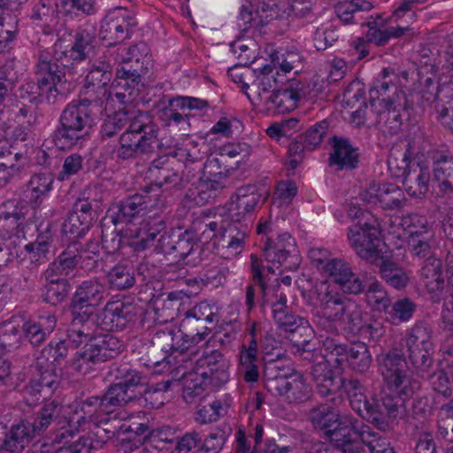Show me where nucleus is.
<instances>
[{
  "instance_id": "8",
  "label": "nucleus",
  "mask_w": 453,
  "mask_h": 453,
  "mask_svg": "<svg viewBox=\"0 0 453 453\" xmlns=\"http://www.w3.org/2000/svg\"><path fill=\"white\" fill-rule=\"evenodd\" d=\"M153 188L154 187H144L142 193H136L112 204L110 209L111 222L115 226L131 224L142 217L149 208L162 210L164 207L155 204V198L151 195Z\"/></svg>"
},
{
  "instance_id": "17",
  "label": "nucleus",
  "mask_w": 453,
  "mask_h": 453,
  "mask_svg": "<svg viewBox=\"0 0 453 453\" xmlns=\"http://www.w3.org/2000/svg\"><path fill=\"white\" fill-rule=\"evenodd\" d=\"M306 95L305 85L297 80H289L273 94L265 98L268 111L285 113L295 110L298 102Z\"/></svg>"
},
{
  "instance_id": "34",
  "label": "nucleus",
  "mask_w": 453,
  "mask_h": 453,
  "mask_svg": "<svg viewBox=\"0 0 453 453\" xmlns=\"http://www.w3.org/2000/svg\"><path fill=\"white\" fill-rule=\"evenodd\" d=\"M398 81L399 78L392 68H384L369 90L371 102L384 96H387L386 98H396L397 93H404L398 90Z\"/></svg>"
},
{
  "instance_id": "24",
  "label": "nucleus",
  "mask_w": 453,
  "mask_h": 453,
  "mask_svg": "<svg viewBox=\"0 0 453 453\" xmlns=\"http://www.w3.org/2000/svg\"><path fill=\"white\" fill-rule=\"evenodd\" d=\"M70 63L60 52H55L53 59H40L36 65V73L42 77L37 81V88L43 90L44 87L52 83H67L66 71L70 69Z\"/></svg>"
},
{
  "instance_id": "61",
  "label": "nucleus",
  "mask_w": 453,
  "mask_h": 453,
  "mask_svg": "<svg viewBox=\"0 0 453 453\" xmlns=\"http://www.w3.org/2000/svg\"><path fill=\"white\" fill-rule=\"evenodd\" d=\"M91 424L95 426L96 431L94 434L100 447L106 444L121 430L116 418L102 416L98 418V421H93Z\"/></svg>"
},
{
  "instance_id": "26",
  "label": "nucleus",
  "mask_w": 453,
  "mask_h": 453,
  "mask_svg": "<svg viewBox=\"0 0 453 453\" xmlns=\"http://www.w3.org/2000/svg\"><path fill=\"white\" fill-rule=\"evenodd\" d=\"M434 180L438 182L440 190L444 193L453 192V156L434 150L430 155Z\"/></svg>"
},
{
  "instance_id": "14",
  "label": "nucleus",
  "mask_w": 453,
  "mask_h": 453,
  "mask_svg": "<svg viewBox=\"0 0 453 453\" xmlns=\"http://www.w3.org/2000/svg\"><path fill=\"white\" fill-rule=\"evenodd\" d=\"M229 361L217 349L203 353L196 362V374L204 385L219 388L229 380Z\"/></svg>"
},
{
  "instance_id": "32",
  "label": "nucleus",
  "mask_w": 453,
  "mask_h": 453,
  "mask_svg": "<svg viewBox=\"0 0 453 453\" xmlns=\"http://www.w3.org/2000/svg\"><path fill=\"white\" fill-rule=\"evenodd\" d=\"M407 245L413 257L426 259L434 257L435 238L434 230H411L408 236Z\"/></svg>"
},
{
  "instance_id": "1",
  "label": "nucleus",
  "mask_w": 453,
  "mask_h": 453,
  "mask_svg": "<svg viewBox=\"0 0 453 453\" xmlns=\"http://www.w3.org/2000/svg\"><path fill=\"white\" fill-rule=\"evenodd\" d=\"M340 389H343L352 410L362 418L379 430L390 429L393 418L403 413V402L383 394L380 397L367 398L365 387L357 379H340Z\"/></svg>"
},
{
  "instance_id": "53",
  "label": "nucleus",
  "mask_w": 453,
  "mask_h": 453,
  "mask_svg": "<svg viewBox=\"0 0 453 453\" xmlns=\"http://www.w3.org/2000/svg\"><path fill=\"white\" fill-rule=\"evenodd\" d=\"M60 411L61 405L55 400L46 403L43 405L37 412L34 422H30L38 435L49 427L51 422L59 416Z\"/></svg>"
},
{
  "instance_id": "46",
  "label": "nucleus",
  "mask_w": 453,
  "mask_h": 453,
  "mask_svg": "<svg viewBox=\"0 0 453 453\" xmlns=\"http://www.w3.org/2000/svg\"><path fill=\"white\" fill-rule=\"evenodd\" d=\"M79 257L80 243L73 242L67 245L48 268L67 276L74 268L79 267Z\"/></svg>"
},
{
  "instance_id": "41",
  "label": "nucleus",
  "mask_w": 453,
  "mask_h": 453,
  "mask_svg": "<svg viewBox=\"0 0 453 453\" xmlns=\"http://www.w3.org/2000/svg\"><path fill=\"white\" fill-rule=\"evenodd\" d=\"M420 278L429 292L441 291L445 285L441 261L435 257L426 258L420 268Z\"/></svg>"
},
{
  "instance_id": "48",
  "label": "nucleus",
  "mask_w": 453,
  "mask_h": 453,
  "mask_svg": "<svg viewBox=\"0 0 453 453\" xmlns=\"http://www.w3.org/2000/svg\"><path fill=\"white\" fill-rule=\"evenodd\" d=\"M372 8L370 2L365 0H350L339 2L334 6L337 17L345 24L355 23L360 12H369Z\"/></svg>"
},
{
  "instance_id": "27",
  "label": "nucleus",
  "mask_w": 453,
  "mask_h": 453,
  "mask_svg": "<svg viewBox=\"0 0 453 453\" xmlns=\"http://www.w3.org/2000/svg\"><path fill=\"white\" fill-rule=\"evenodd\" d=\"M103 415H108L102 395H90L75 402L73 420L78 426L98 421Z\"/></svg>"
},
{
  "instance_id": "33",
  "label": "nucleus",
  "mask_w": 453,
  "mask_h": 453,
  "mask_svg": "<svg viewBox=\"0 0 453 453\" xmlns=\"http://www.w3.org/2000/svg\"><path fill=\"white\" fill-rule=\"evenodd\" d=\"M260 199L257 187L247 185L240 187L235 192V200L232 201L226 209L227 213L234 211L239 218L247 219L249 213L253 211Z\"/></svg>"
},
{
  "instance_id": "11",
  "label": "nucleus",
  "mask_w": 453,
  "mask_h": 453,
  "mask_svg": "<svg viewBox=\"0 0 453 453\" xmlns=\"http://www.w3.org/2000/svg\"><path fill=\"white\" fill-rule=\"evenodd\" d=\"M405 343L412 365L419 372H427L434 362L429 329L422 325L415 326L406 337Z\"/></svg>"
},
{
  "instance_id": "51",
  "label": "nucleus",
  "mask_w": 453,
  "mask_h": 453,
  "mask_svg": "<svg viewBox=\"0 0 453 453\" xmlns=\"http://www.w3.org/2000/svg\"><path fill=\"white\" fill-rule=\"evenodd\" d=\"M276 366L273 363L265 365L264 377L265 386L273 395L283 396L285 398L288 392L289 380L292 376L282 375L277 377L275 374Z\"/></svg>"
},
{
  "instance_id": "38",
  "label": "nucleus",
  "mask_w": 453,
  "mask_h": 453,
  "mask_svg": "<svg viewBox=\"0 0 453 453\" xmlns=\"http://www.w3.org/2000/svg\"><path fill=\"white\" fill-rule=\"evenodd\" d=\"M54 181L53 175L50 173H37L31 176L27 182L26 188L29 203L38 207L42 204L45 196L52 189Z\"/></svg>"
},
{
  "instance_id": "44",
  "label": "nucleus",
  "mask_w": 453,
  "mask_h": 453,
  "mask_svg": "<svg viewBox=\"0 0 453 453\" xmlns=\"http://www.w3.org/2000/svg\"><path fill=\"white\" fill-rule=\"evenodd\" d=\"M101 395L108 414L113 412L117 408L124 407L135 401L139 396L138 394L127 392L117 382L110 384Z\"/></svg>"
},
{
  "instance_id": "50",
  "label": "nucleus",
  "mask_w": 453,
  "mask_h": 453,
  "mask_svg": "<svg viewBox=\"0 0 453 453\" xmlns=\"http://www.w3.org/2000/svg\"><path fill=\"white\" fill-rule=\"evenodd\" d=\"M37 375L33 379L50 396L59 386L60 378L55 367L45 365L42 361H36Z\"/></svg>"
},
{
  "instance_id": "47",
  "label": "nucleus",
  "mask_w": 453,
  "mask_h": 453,
  "mask_svg": "<svg viewBox=\"0 0 453 453\" xmlns=\"http://www.w3.org/2000/svg\"><path fill=\"white\" fill-rule=\"evenodd\" d=\"M107 282L111 288L125 290L132 288L135 283L134 270L126 264H117L106 273Z\"/></svg>"
},
{
  "instance_id": "43",
  "label": "nucleus",
  "mask_w": 453,
  "mask_h": 453,
  "mask_svg": "<svg viewBox=\"0 0 453 453\" xmlns=\"http://www.w3.org/2000/svg\"><path fill=\"white\" fill-rule=\"evenodd\" d=\"M89 342L102 363L115 358L122 349L119 339L110 334L98 335L95 332Z\"/></svg>"
},
{
  "instance_id": "21",
  "label": "nucleus",
  "mask_w": 453,
  "mask_h": 453,
  "mask_svg": "<svg viewBox=\"0 0 453 453\" xmlns=\"http://www.w3.org/2000/svg\"><path fill=\"white\" fill-rule=\"evenodd\" d=\"M403 185L407 194L415 198L424 197L429 191L431 172L429 162L410 161L403 172Z\"/></svg>"
},
{
  "instance_id": "64",
  "label": "nucleus",
  "mask_w": 453,
  "mask_h": 453,
  "mask_svg": "<svg viewBox=\"0 0 453 453\" xmlns=\"http://www.w3.org/2000/svg\"><path fill=\"white\" fill-rule=\"evenodd\" d=\"M360 441L367 446L370 453H383L391 447L387 438L375 432L370 426H365Z\"/></svg>"
},
{
  "instance_id": "19",
  "label": "nucleus",
  "mask_w": 453,
  "mask_h": 453,
  "mask_svg": "<svg viewBox=\"0 0 453 453\" xmlns=\"http://www.w3.org/2000/svg\"><path fill=\"white\" fill-rule=\"evenodd\" d=\"M361 196L368 203H379L384 210H399L406 203L403 190L394 183L372 181Z\"/></svg>"
},
{
  "instance_id": "40",
  "label": "nucleus",
  "mask_w": 453,
  "mask_h": 453,
  "mask_svg": "<svg viewBox=\"0 0 453 453\" xmlns=\"http://www.w3.org/2000/svg\"><path fill=\"white\" fill-rule=\"evenodd\" d=\"M148 47L144 42L135 43L130 47L124 45L111 46L107 49L104 53V58L111 59V63L118 64L120 67L123 65H129L133 63V59L142 58L147 55Z\"/></svg>"
},
{
  "instance_id": "62",
  "label": "nucleus",
  "mask_w": 453,
  "mask_h": 453,
  "mask_svg": "<svg viewBox=\"0 0 453 453\" xmlns=\"http://www.w3.org/2000/svg\"><path fill=\"white\" fill-rule=\"evenodd\" d=\"M430 145L422 135H416L408 142L406 151L404 154L405 158H411V161H430V155L434 151L429 150Z\"/></svg>"
},
{
  "instance_id": "22",
  "label": "nucleus",
  "mask_w": 453,
  "mask_h": 453,
  "mask_svg": "<svg viewBox=\"0 0 453 453\" xmlns=\"http://www.w3.org/2000/svg\"><path fill=\"white\" fill-rule=\"evenodd\" d=\"M37 435L28 420H19L7 428L0 438V452L21 453Z\"/></svg>"
},
{
  "instance_id": "28",
  "label": "nucleus",
  "mask_w": 453,
  "mask_h": 453,
  "mask_svg": "<svg viewBox=\"0 0 453 453\" xmlns=\"http://www.w3.org/2000/svg\"><path fill=\"white\" fill-rule=\"evenodd\" d=\"M345 413L329 403H320L309 410L307 418L313 428L319 432L323 438L328 429H331Z\"/></svg>"
},
{
  "instance_id": "12",
  "label": "nucleus",
  "mask_w": 453,
  "mask_h": 453,
  "mask_svg": "<svg viewBox=\"0 0 453 453\" xmlns=\"http://www.w3.org/2000/svg\"><path fill=\"white\" fill-rule=\"evenodd\" d=\"M138 22L133 13L125 8H117L104 18L100 35L103 40L110 41V46H115L130 38L133 28Z\"/></svg>"
},
{
  "instance_id": "63",
  "label": "nucleus",
  "mask_w": 453,
  "mask_h": 453,
  "mask_svg": "<svg viewBox=\"0 0 453 453\" xmlns=\"http://www.w3.org/2000/svg\"><path fill=\"white\" fill-rule=\"evenodd\" d=\"M79 268L91 271L97 266L100 259V246L98 242L89 241L86 245L80 243Z\"/></svg>"
},
{
  "instance_id": "54",
  "label": "nucleus",
  "mask_w": 453,
  "mask_h": 453,
  "mask_svg": "<svg viewBox=\"0 0 453 453\" xmlns=\"http://www.w3.org/2000/svg\"><path fill=\"white\" fill-rule=\"evenodd\" d=\"M96 307L88 306L85 303H79L73 300L70 303V311L72 317L71 324L79 326L96 327V315H94Z\"/></svg>"
},
{
  "instance_id": "25",
  "label": "nucleus",
  "mask_w": 453,
  "mask_h": 453,
  "mask_svg": "<svg viewBox=\"0 0 453 453\" xmlns=\"http://www.w3.org/2000/svg\"><path fill=\"white\" fill-rule=\"evenodd\" d=\"M43 276L45 283L42 288V299L50 305L61 303L71 290V284L66 279V275L47 268Z\"/></svg>"
},
{
  "instance_id": "39",
  "label": "nucleus",
  "mask_w": 453,
  "mask_h": 453,
  "mask_svg": "<svg viewBox=\"0 0 453 453\" xmlns=\"http://www.w3.org/2000/svg\"><path fill=\"white\" fill-rule=\"evenodd\" d=\"M292 250H294V239L290 234H283L279 235L276 242L270 238L266 239L263 256L265 260L273 265H281L286 261Z\"/></svg>"
},
{
  "instance_id": "9",
  "label": "nucleus",
  "mask_w": 453,
  "mask_h": 453,
  "mask_svg": "<svg viewBox=\"0 0 453 453\" xmlns=\"http://www.w3.org/2000/svg\"><path fill=\"white\" fill-rule=\"evenodd\" d=\"M142 312L141 306L130 302H109L96 314V326L107 332L122 330L134 323Z\"/></svg>"
},
{
  "instance_id": "58",
  "label": "nucleus",
  "mask_w": 453,
  "mask_h": 453,
  "mask_svg": "<svg viewBox=\"0 0 453 453\" xmlns=\"http://www.w3.org/2000/svg\"><path fill=\"white\" fill-rule=\"evenodd\" d=\"M60 12L65 15L78 17L96 14V0H60Z\"/></svg>"
},
{
  "instance_id": "55",
  "label": "nucleus",
  "mask_w": 453,
  "mask_h": 453,
  "mask_svg": "<svg viewBox=\"0 0 453 453\" xmlns=\"http://www.w3.org/2000/svg\"><path fill=\"white\" fill-rule=\"evenodd\" d=\"M434 108L440 120L453 113V84H444L437 88Z\"/></svg>"
},
{
  "instance_id": "35",
  "label": "nucleus",
  "mask_w": 453,
  "mask_h": 453,
  "mask_svg": "<svg viewBox=\"0 0 453 453\" xmlns=\"http://www.w3.org/2000/svg\"><path fill=\"white\" fill-rule=\"evenodd\" d=\"M105 285L100 281L89 280L83 281L77 287L72 300L96 308L105 299Z\"/></svg>"
},
{
  "instance_id": "4",
  "label": "nucleus",
  "mask_w": 453,
  "mask_h": 453,
  "mask_svg": "<svg viewBox=\"0 0 453 453\" xmlns=\"http://www.w3.org/2000/svg\"><path fill=\"white\" fill-rule=\"evenodd\" d=\"M378 362L380 372L389 391L384 394L400 398L404 412L405 401L413 395L418 388V382L412 380L404 357L395 349L379 356Z\"/></svg>"
},
{
  "instance_id": "18",
  "label": "nucleus",
  "mask_w": 453,
  "mask_h": 453,
  "mask_svg": "<svg viewBox=\"0 0 453 453\" xmlns=\"http://www.w3.org/2000/svg\"><path fill=\"white\" fill-rule=\"evenodd\" d=\"M196 244L192 232L185 231L179 234L164 233L157 240L155 250L163 254L170 263H178L192 252Z\"/></svg>"
},
{
  "instance_id": "23",
  "label": "nucleus",
  "mask_w": 453,
  "mask_h": 453,
  "mask_svg": "<svg viewBox=\"0 0 453 453\" xmlns=\"http://www.w3.org/2000/svg\"><path fill=\"white\" fill-rule=\"evenodd\" d=\"M316 392L321 397L334 395L340 389V380H337L330 362L324 356H318L310 371Z\"/></svg>"
},
{
  "instance_id": "7",
  "label": "nucleus",
  "mask_w": 453,
  "mask_h": 453,
  "mask_svg": "<svg viewBox=\"0 0 453 453\" xmlns=\"http://www.w3.org/2000/svg\"><path fill=\"white\" fill-rule=\"evenodd\" d=\"M229 170L218 157L208 159L189 196L197 205L213 202L227 187Z\"/></svg>"
},
{
  "instance_id": "57",
  "label": "nucleus",
  "mask_w": 453,
  "mask_h": 453,
  "mask_svg": "<svg viewBox=\"0 0 453 453\" xmlns=\"http://www.w3.org/2000/svg\"><path fill=\"white\" fill-rule=\"evenodd\" d=\"M272 313L277 326L285 332L289 333L304 323V318L296 314L290 308H282L278 305V309H273Z\"/></svg>"
},
{
  "instance_id": "59",
  "label": "nucleus",
  "mask_w": 453,
  "mask_h": 453,
  "mask_svg": "<svg viewBox=\"0 0 453 453\" xmlns=\"http://www.w3.org/2000/svg\"><path fill=\"white\" fill-rule=\"evenodd\" d=\"M285 399L289 403H303L310 398L311 388L303 376L295 374L289 380Z\"/></svg>"
},
{
  "instance_id": "15",
  "label": "nucleus",
  "mask_w": 453,
  "mask_h": 453,
  "mask_svg": "<svg viewBox=\"0 0 453 453\" xmlns=\"http://www.w3.org/2000/svg\"><path fill=\"white\" fill-rule=\"evenodd\" d=\"M113 64L111 59L101 58L85 79L84 95L87 98L96 100L98 111L102 110L104 100L111 95L108 92V85L112 78Z\"/></svg>"
},
{
  "instance_id": "45",
  "label": "nucleus",
  "mask_w": 453,
  "mask_h": 453,
  "mask_svg": "<svg viewBox=\"0 0 453 453\" xmlns=\"http://www.w3.org/2000/svg\"><path fill=\"white\" fill-rule=\"evenodd\" d=\"M134 117L135 113H128L124 109H119L113 114L107 116L100 129L102 140L111 138L119 132L126 130Z\"/></svg>"
},
{
  "instance_id": "3",
  "label": "nucleus",
  "mask_w": 453,
  "mask_h": 453,
  "mask_svg": "<svg viewBox=\"0 0 453 453\" xmlns=\"http://www.w3.org/2000/svg\"><path fill=\"white\" fill-rule=\"evenodd\" d=\"M159 127L148 112L138 111L119 137L118 160H128L139 155H150L159 147Z\"/></svg>"
},
{
  "instance_id": "30",
  "label": "nucleus",
  "mask_w": 453,
  "mask_h": 453,
  "mask_svg": "<svg viewBox=\"0 0 453 453\" xmlns=\"http://www.w3.org/2000/svg\"><path fill=\"white\" fill-rule=\"evenodd\" d=\"M334 152L330 154V165H336L340 169H355L359 162V153L348 139L333 138Z\"/></svg>"
},
{
  "instance_id": "5",
  "label": "nucleus",
  "mask_w": 453,
  "mask_h": 453,
  "mask_svg": "<svg viewBox=\"0 0 453 453\" xmlns=\"http://www.w3.org/2000/svg\"><path fill=\"white\" fill-rule=\"evenodd\" d=\"M184 167L188 169V166L184 165L175 156L164 155L151 162L150 172L154 176L155 182L147 187H154L151 195L155 198L156 205L165 207V199L160 191L162 187L180 189L190 181L188 174L184 173Z\"/></svg>"
},
{
  "instance_id": "37",
  "label": "nucleus",
  "mask_w": 453,
  "mask_h": 453,
  "mask_svg": "<svg viewBox=\"0 0 453 453\" xmlns=\"http://www.w3.org/2000/svg\"><path fill=\"white\" fill-rule=\"evenodd\" d=\"M273 73L272 65H265L263 68L257 70L255 78L250 81L252 91L256 94L254 98H249L254 104H264L265 98L263 94L267 93L270 89L276 90L274 86L277 83V79Z\"/></svg>"
},
{
  "instance_id": "20",
  "label": "nucleus",
  "mask_w": 453,
  "mask_h": 453,
  "mask_svg": "<svg viewBox=\"0 0 453 453\" xmlns=\"http://www.w3.org/2000/svg\"><path fill=\"white\" fill-rule=\"evenodd\" d=\"M365 424L350 413L342 415L337 423L323 435L325 441L340 450L355 441L354 435L361 439Z\"/></svg>"
},
{
  "instance_id": "16",
  "label": "nucleus",
  "mask_w": 453,
  "mask_h": 453,
  "mask_svg": "<svg viewBox=\"0 0 453 453\" xmlns=\"http://www.w3.org/2000/svg\"><path fill=\"white\" fill-rule=\"evenodd\" d=\"M418 94L397 93L396 98H382L385 110L379 115V122H383L385 128L390 134H398L403 124V117L410 116L412 110V98Z\"/></svg>"
},
{
  "instance_id": "49",
  "label": "nucleus",
  "mask_w": 453,
  "mask_h": 453,
  "mask_svg": "<svg viewBox=\"0 0 453 453\" xmlns=\"http://www.w3.org/2000/svg\"><path fill=\"white\" fill-rule=\"evenodd\" d=\"M101 363L102 361L99 359L90 342H88L81 350L76 352L72 360L71 367L75 372L85 375L93 370L94 365Z\"/></svg>"
},
{
  "instance_id": "56",
  "label": "nucleus",
  "mask_w": 453,
  "mask_h": 453,
  "mask_svg": "<svg viewBox=\"0 0 453 453\" xmlns=\"http://www.w3.org/2000/svg\"><path fill=\"white\" fill-rule=\"evenodd\" d=\"M214 312L211 306L206 302H201L186 312V317L181 322V326H191L194 322H197L198 326L202 328L204 322L211 323L214 319Z\"/></svg>"
},
{
  "instance_id": "60",
  "label": "nucleus",
  "mask_w": 453,
  "mask_h": 453,
  "mask_svg": "<svg viewBox=\"0 0 453 453\" xmlns=\"http://www.w3.org/2000/svg\"><path fill=\"white\" fill-rule=\"evenodd\" d=\"M67 352L68 346L66 341L60 340L55 343L51 342L42 349L37 361H42L45 365H50L54 367L55 364L66 357Z\"/></svg>"
},
{
  "instance_id": "31",
  "label": "nucleus",
  "mask_w": 453,
  "mask_h": 453,
  "mask_svg": "<svg viewBox=\"0 0 453 453\" xmlns=\"http://www.w3.org/2000/svg\"><path fill=\"white\" fill-rule=\"evenodd\" d=\"M165 229V216L145 222L138 230L137 239L131 246L136 252L143 251L152 245L164 234Z\"/></svg>"
},
{
  "instance_id": "29",
  "label": "nucleus",
  "mask_w": 453,
  "mask_h": 453,
  "mask_svg": "<svg viewBox=\"0 0 453 453\" xmlns=\"http://www.w3.org/2000/svg\"><path fill=\"white\" fill-rule=\"evenodd\" d=\"M96 37L91 31L79 28L73 35V43L69 50L60 51L72 65L86 60L94 52Z\"/></svg>"
},
{
  "instance_id": "6",
  "label": "nucleus",
  "mask_w": 453,
  "mask_h": 453,
  "mask_svg": "<svg viewBox=\"0 0 453 453\" xmlns=\"http://www.w3.org/2000/svg\"><path fill=\"white\" fill-rule=\"evenodd\" d=\"M319 300L323 310L334 311V319L345 334L357 335L360 333L365 313L356 301L332 291L319 294Z\"/></svg>"
},
{
  "instance_id": "36",
  "label": "nucleus",
  "mask_w": 453,
  "mask_h": 453,
  "mask_svg": "<svg viewBox=\"0 0 453 453\" xmlns=\"http://www.w3.org/2000/svg\"><path fill=\"white\" fill-rule=\"evenodd\" d=\"M56 326V318L46 316L38 321L28 320L21 327L23 337L34 346L42 344Z\"/></svg>"
},
{
  "instance_id": "2",
  "label": "nucleus",
  "mask_w": 453,
  "mask_h": 453,
  "mask_svg": "<svg viewBox=\"0 0 453 453\" xmlns=\"http://www.w3.org/2000/svg\"><path fill=\"white\" fill-rule=\"evenodd\" d=\"M98 103L91 98L74 100L63 110L53 139L61 147L78 144L95 126Z\"/></svg>"
},
{
  "instance_id": "10",
  "label": "nucleus",
  "mask_w": 453,
  "mask_h": 453,
  "mask_svg": "<svg viewBox=\"0 0 453 453\" xmlns=\"http://www.w3.org/2000/svg\"><path fill=\"white\" fill-rule=\"evenodd\" d=\"M348 237L351 247L356 253L363 259L372 264L382 260V252L379 249L380 244L379 229L365 222L350 226L348 232Z\"/></svg>"
},
{
  "instance_id": "13",
  "label": "nucleus",
  "mask_w": 453,
  "mask_h": 453,
  "mask_svg": "<svg viewBox=\"0 0 453 453\" xmlns=\"http://www.w3.org/2000/svg\"><path fill=\"white\" fill-rule=\"evenodd\" d=\"M326 348L331 355L335 356V363L341 365L346 361L349 367L357 373H365L369 371L372 358L368 346L362 342H355L349 345L329 342Z\"/></svg>"
},
{
  "instance_id": "42",
  "label": "nucleus",
  "mask_w": 453,
  "mask_h": 453,
  "mask_svg": "<svg viewBox=\"0 0 453 453\" xmlns=\"http://www.w3.org/2000/svg\"><path fill=\"white\" fill-rule=\"evenodd\" d=\"M380 274L390 287L398 290L404 288L410 282V273L389 259L381 260Z\"/></svg>"
},
{
  "instance_id": "52",
  "label": "nucleus",
  "mask_w": 453,
  "mask_h": 453,
  "mask_svg": "<svg viewBox=\"0 0 453 453\" xmlns=\"http://www.w3.org/2000/svg\"><path fill=\"white\" fill-rule=\"evenodd\" d=\"M365 25L369 27L366 34L368 42H372L377 46H384L391 38H400L406 31L409 30L408 26L398 25L396 27H387L382 30L375 27H372L370 22Z\"/></svg>"
}]
</instances>
